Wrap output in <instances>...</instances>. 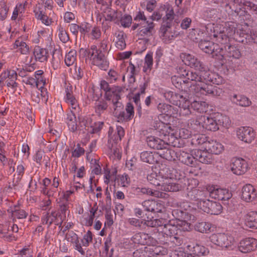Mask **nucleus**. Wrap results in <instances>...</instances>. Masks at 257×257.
I'll return each instance as SVG.
<instances>
[{
	"instance_id": "nucleus-56",
	"label": "nucleus",
	"mask_w": 257,
	"mask_h": 257,
	"mask_svg": "<svg viewBox=\"0 0 257 257\" xmlns=\"http://www.w3.org/2000/svg\"><path fill=\"white\" fill-rule=\"evenodd\" d=\"M12 70L7 69L1 73L0 74V87H3L5 85V82L10 77Z\"/></svg>"
},
{
	"instance_id": "nucleus-1",
	"label": "nucleus",
	"mask_w": 257,
	"mask_h": 257,
	"mask_svg": "<svg viewBox=\"0 0 257 257\" xmlns=\"http://www.w3.org/2000/svg\"><path fill=\"white\" fill-rule=\"evenodd\" d=\"M177 72L178 76L183 78V82L188 84L191 91L206 95H217L216 88L210 83H208L212 81L210 76V72H205L204 74H199L179 67L177 69Z\"/></svg>"
},
{
	"instance_id": "nucleus-26",
	"label": "nucleus",
	"mask_w": 257,
	"mask_h": 257,
	"mask_svg": "<svg viewBox=\"0 0 257 257\" xmlns=\"http://www.w3.org/2000/svg\"><path fill=\"white\" fill-rule=\"evenodd\" d=\"M146 142L149 147L154 149H166L167 144L162 140L154 136H149L147 138Z\"/></svg>"
},
{
	"instance_id": "nucleus-45",
	"label": "nucleus",
	"mask_w": 257,
	"mask_h": 257,
	"mask_svg": "<svg viewBox=\"0 0 257 257\" xmlns=\"http://www.w3.org/2000/svg\"><path fill=\"white\" fill-rule=\"evenodd\" d=\"M153 53H148L145 57V64L143 67V71L148 73L149 72L152 67L153 66Z\"/></svg>"
},
{
	"instance_id": "nucleus-29",
	"label": "nucleus",
	"mask_w": 257,
	"mask_h": 257,
	"mask_svg": "<svg viewBox=\"0 0 257 257\" xmlns=\"http://www.w3.org/2000/svg\"><path fill=\"white\" fill-rule=\"evenodd\" d=\"M201 119L203 120L202 124L203 128H204L211 131H216L218 130L219 127L217 123L213 117L203 115Z\"/></svg>"
},
{
	"instance_id": "nucleus-32",
	"label": "nucleus",
	"mask_w": 257,
	"mask_h": 257,
	"mask_svg": "<svg viewBox=\"0 0 257 257\" xmlns=\"http://www.w3.org/2000/svg\"><path fill=\"white\" fill-rule=\"evenodd\" d=\"M245 225L252 228H257V212L251 211L244 216Z\"/></svg>"
},
{
	"instance_id": "nucleus-39",
	"label": "nucleus",
	"mask_w": 257,
	"mask_h": 257,
	"mask_svg": "<svg viewBox=\"0 0 257 257\" xmlns=\"http://www.w3.org/2000/svg\"><path fill=\"white\" fill-rule=\"evenodd\" d=\"M148 252L150 257L151 256H163L167 253V249L161 246H152L148 247Z\"/></svg>"
},
{
	"instance_id": "nucleus-38",
	"label": "nucleus",
	"mask_w": 257,
	"mask_h": 257,
	"mask_svg": "<svg viewBox=\"0 0 257 257\" xmlns=\"http://www.w3.org/2000/svg\"><path fill=\"white\" fill-rule=\"evenodd\" d=\"M115 35L116 38L114 41L116 47L119 50L124 49L126 47L125 34L122 31H118L115 33Z\"/></svg>"
},
{
	"instance_id": "nucleus-41",
	"label": "nucleus",
	"mask_w": 257,
	"mask_h": 257,
	"mask_svg": "<svg viewBox=\"0 0 257 257\" xmlns=\"http://www.w3.org/2000/svg\"><path fill=\"white\" fill-rule=\"evenodd\" d=\"M25 170V168L22 163L19 164L17 167L16 174L15 175L12 186H17L21 181Z\"/></svg>"
},
{
	"instance_id": "nucleus-52",
	"label": "nucleus",
	"mask_w": 257,
	"mask_h": 257,
	"mask_svg": "<svg viewBox=\"0 0 257 257\" xmlns=\"http://www.w3.org/2000/svg\"><path fill=\"white\" fill-rule=\"evenodd\" d=\"M140 158L142 161L149 164H153L155 162V158L152 152L145 151L141 153Z\"/></svg>"
},
{
	"instance_id": "nucleus-11",
	"label": "nucleus",
	"mask_w": 257,
	"mask_h": 257,
	"mask_svg": "<svg viewBox=\"0 0 257 257\" xmlns=\"http://www.w3.org/2000/svg\"><path fill=\"white\" fill-rule=\"evenodd\" d=\"M206 189L212 198L221 201H227L232 197L231 193L226 189L220 188L217 186L208 185Z\"/></svg>"
},
{
	"instance_id": "nucleus-14",
	"label": "nucleus",
	"mask_w": 257,
	"mask_h": 257,
	"mask_svg": "<svg viewBox=\"0 0 257 257\" xmlns=\"http://www.w3.org/2000/svg\"><path fill=\"white\" fill-rule=\"evenodd\" d=\"M230 169L233 174L241 175L247 171L248 165L245 160L240 158H234L231 160Z\"/></svg>"
},
{
	"instance_id": "nucleus-48",
	"label": "nucleus",
	"mask_w": 257,
	"mask_h": 257,
	"mask_svg": "<svg viewBox=\"0 0 257 257\" xmlns=\"http://www.w3.org/2000/svg\"><path fill=\"white\" fill-rule=\"evenodd\" d=\"M193 253L197 256L206 255L208 253V250L204 246L196 244L195 246H193L190 249Z\"/></svg>"
},
{
	"instance_id": "nucleus-20",
	"label": "nucleus",
	"mask_w": 257,
	"mask_h": 257,
	"mask_svg": "<svg viewBox=\"0 0 257 257\" xmlns=\"http://www.w3.org/2000/svg\"><path fill=\"white\" fill-rule=\"evenodd\" d=\"M257 247V240L254 238L248 237L242 239L238 245L239 250L246 253L254 250Z\"/></svg>"
},
{
	"instance_id": "nucleus-37",
	"label": "nucleus",
	"mask_w": 257,
	"mask_h": 257,
	"mask_svg": "<svg viewBox=\"0 0 257 257\" xmlns=\"http://www.w3.org/2000/svg\"><path fill=\"white\" fill-rule=\"evenodd\" d=\"M157 109L162 113L159 116V119H160V117H163L162 114L171 116L174 114L172 106L166 103H159L157 106Z\"/></svg>"
},
{
	"instance_id": "nucleus-23",
	"label": "nucleus",
	"mask_w": 257,
	"mask_h": 257,
	"mask_svg": "<svg viewBox=\"0 0 257 257\" xmlns=\"http://www.w3.org/2000/svg\"><path fill=\"white\" fill-rule=\"evenodd\" d=\"M8 212L10 214L11 218L14 222L16 219H24L26 218L28 213L24 209L20 208L19 205H14L9 207L7 210Z\"/></svg>"
},
{
	"instance_id": "nucleus-6",
	"label": "nucleus",
	"mask_w": 257,
	"mask_h": 257,
	"mask_svg": "<svg viewBox=\"0 0 257 257\" xmlns=\"http://www.w3.org/2000/svg\"><path fill=\"white\" fill-rule=\"evenodd\" d=\"M80 53L84 56H90L92 63L102 70H106L108 67L104 54L101 50L98 49L95 45H92L89 49L81 48Z\"/></svg>"
},
{
	"instance_id": "nucleus-42",
	"label": "nucleus",
	"mask_w": 257,
	"mask_h": 257,
	"mask_svg": "<svg viewBox=\"0 0 257 257\" xmlns=\"http://www.w3.org/2000/svg\"><path fill=\"white\" fill-rule=\"evenodd\" d=\"M190 105L191 108L198 112L202 113L206 112L208 108V104L206 102L203 101H194Z\"/></svg>"
},
{
	"instance_id": "nucleus-21",
	"label": "nucleus",
	"mask_w": 257,
	"mask_h": 257,
	"mask_svg": "<svg viewBox=\"0 0 257 257\" xmlns=\"http://www.w3.org/2000/svg\"><path fill=\"white\" fill-rule=\"evenodd\" d=\"M145 209L147 211L155 213L162 212L165 210V207L161 202L152 200L144 201L142 204Z\"/></svg>"
},
{
	"instance_id": "nucleus-53",
	"label": "nucleus",
	"mask_w": 257,
	"mask_h": 257,
	"mask_svg": "<svg viewBox=\"0 0 257 257\" xmlns=\"http://www.w3.org/2000/svg\"><path fill=\"white\" fill-rule=\"evenodd\" d=\"M58 35L60 41L63 43H66L69 40L68 34L65 30L61 25L58 26Z\"/></svg>"
},
{
	"instance_id": "nucleus-49",
	"label": "nucleus",
	"mask_w": 257,
	"mask_h": 257,
	"mask_svg": "<svg viewBox=\"0 0 257 257\" xmlns=\"http://www.w3.org/2000/svg\"><path fill=\"white\" fill-rule=\"evenodd\" d=\"M24 12L25 6L22 4L17 5L13 11L12 20H16L17 18H20L23 16Z\"/></svg>"
},
{
	"instance_id": "nucleus-10",
	"label": "nucleus",
	"mask_w": 257,
	"mask_h": 257,
	"mask_svg": "<svg viewBox=\"0 0 257 257\" xmlns=\"http://www.w3.org/2000/svg\"><path fill=\"white\" fill-rule=\"evenodd\" d=\"M209 240L214 244L222 248H229L234 243V238L228 233H217L212 234Z\"/></svg>"
},
{
	"instance_id": "nucleus-51",
	"label": "nucleus",
	"mask_w": 257,
	"mask_h": 257,
	"mask_svg": "<svg viewBox=\"0 0 257 257\" xmlns=\"http://www.w3.org/2000/svg\"><path fill=\"white\" fill-rule=\"evenodd\" d=\"M211 224L207 222H198L195 226V229L202 233H207L210 230Z\"/></svg>"
},
{
	"instance_id": "nucleus-58",
	"label": "nucleus",
	"mask_w": 257,
	"mask_h": 257,
	"mask_svg": "<svg viewBox=\"0 0 257 257\" xmlns=\"http://www.w3.org/2000/svg\"><path fill=\"white\" fill-rule=\"evenodd\" d=\"M221 6L225 9V11L228 14H232L233 12H237V9L233 8L232 3L230 4L227 2L222 1L220 2Z\"/></svg>"
},
{
	"instance_id": "nucleus-12",
	"label": "nucleus",
	"mask_w": 257,
	"mask_h": 257,
	"mask_svg": "<svg viewBox=\"0 0 257 257\" xmlns=\"http://www.w3.org/2000/svg\"><path fill=\"white\" fill-rule=\"evenodd\" d=\"M224 56L238 59L241 57V54L238 48L234 46L229 45L228 43L225 45H221L219 48L218 59H222Z\"/></svg>"
},
{
	"instance_id": "nucleus-50",
	"label": "nucleus",
	"mask_w": 257,
	"mask_h": 257,
	"mask_svg": "<svg viewBox=\"0 0 257 257\" xmlns=\"http://www.w3.org/2000/svg\"><path fill=\"white\" fill-rule=\"evenodd\" d=\"M35 16L37 19L41 20L42 23L46 26H50L52 23V19L45 15L41 11L36 12Z\"/></svg>"
},
{
	"instance_id": "nucleus-4",
	"label": "nucleus",
	"mask_w": 257,
	"mask_h": 257,
	"mask_svg": "<svg viewBox=\"0 0 257 257\" xmlns=\"http://www.w3.org/2000/svg\"><path fill=\"white\" fill-rule=\"evenodd\" d=\"M237 25L233 22L225 23V26H218L214 30V37L221 45H225L229 42L230 39L233 38L235 41L244 43V40L238 36V31L236 32Z\"/></svg>"
},
{
	"instance_id": "nucleus-5",
	"label": "nucleus",
	"mask_w": 257,
	"mask_h": 257,
	"mask_svg": "<svg viewBox=\"0 0 257 257\" xmlns=\"http://www.w3.org/2000/svg\"><path fill=\"white\" fill-rule=\"evenodd\" d=\"M164 96L166 100L180 108L181 115L188 116L191 114L189 107L190 103L187 94L185 92L177 93L171 91H166L164 93Z\"/></svg>"
},
{
	"instance_id": "nucleus-59",
	"label": "nucleus",
	"mask_w": 257,
	"mask_h": 257,
	"mask_svg": "<svg viewBox=\"0 0 257 257\" xmlns=\"http://www.w3.org/2000/svg\"><path fill=\"white\" fill-rule=\"evenodd\" d=\"M108 107L107 103L104 101H100L96 103L95 104V111L97 113L100 114L102 113Z\"/></svg>"
},
{
	"instance_id": "nucleus-13",
	"label": "nucleus",
	"mask_w": 257,
	"mask_h": 257,
	"mask_svg": "<svg viewBox=\"0 0 257 257\" xmlns=\"http://www.w3.org/2000/svg\"><path fill=\"white\" fill-rule=\"evenodd\" d=\"M100 87L101 89L105 91L104 97L106 100H111L112 102L113 99L115 100L120 99V97L119 92L121 91V88L120 87H115V89L114 90L113 88H110L108 82L104 80L100 81Z\"/></svg>"
},
{
	"instance_id": "nucleus-57",
	"label": "nucleus",
	"mask_w": 257,
	"mask_h": 257,
	"mask_svg": "<svg viewBox=\"0 0 257 257\" xmlns=\"http://www.w3.org/2000/svg\"><path fill=\"white\" fill-rule=\"evenodd\" d=\"M51 180L48 178H45L43 180V187H42L41 192L43 194L48 196L50 195V191L51 190L50 188H49V186L51 184Z\"/></svg>"
},
{
	"instance_id": "nucleus-2",
	"label": "nucleus",
	"mask_w": 257,
	"mask_h": 257,
	"mask_svg": "<svg viewBox=\"0 0 257 257\" xmlns=\"http://www.w3.org/2000/svg\"><path fill=\"white\" fill-rule=\"evenodd\" d=\"M175 172L174 169L162 164L158 174L152 173L147 178L151 184L158 186L159 189L166 192L177 191L179 186L176 184Z\"/></svg>"
},
{
	"instance_id": "nucleus-43",
	"label": "nucleus",
	"mask_w": 257,
	"mask_h": 257,
	"mask_svg": "<svg viewBox=\"0 0 257 257\" xmlns=\"http://www.w3.org/2000/svg\"><path fill=\"white\" fill-rule=\"evenodd\" d=\"M57 213L55 211H52L51 212H47L44 215L42 218L43 224H48L50 225L57 219Z\"/></svg>"
},
{
	"instance_id": "nucleus-15",
	"label": "nucleus",
	"mask_w": 257,
	"mask_h": 257,
	"mask_svg": "<svg viewBox=\"0 0 257 257\" xmlns=\"http://www.w3.org/2000/svg\"><path fill=\"white\" fill-rule=\"evenodd\" d=\"M198 46L205 53L212 54V57H219L220 46L219 47L218 44L210 41L201 40Z\"/></svg>"
},
{
	"instance_id": "nucleus-34",
	"label": "nucleus",
	"mask_w": 257,
	"mask_h": 257,
	"mask_svg": "<svg viewBox=\"0 0 257 257\" xmlns=\"http://www.w3.org/2000/svg\"><path fill=\"white\" fill-rule=\"evenodd\" d=\"M18 77V73L16 70H12L10 77L5 82V85L15 92L18 87V83L16 82Z\"/></svg>"
},
{
	"instance_id": "nucleus-8",
	"label": "nucleus",
	"mask_w": 257,
	"mask_h": 257,
	"mask_svg": "<svg viewBox=\"0 0 257 257\" xmlns=\"http://www.w3.org/2000/svg\"><path fill=\"white\" fill-rule=\"evenodd\" d=\"M164 158L168 160H175L176 157L183 164L190 166H193L195 165V160L193 151L190 154L184 151H180L178 152H175L174 151L166 149L165 153L163 154Z\"/></svg>"
},
{
	"instance_id": "nucleus-33",
	"label": "nucleus",
	"mask_w": 257,
	"mask_h": 257,
	"mask_svg": "<svg viewBox=\"0 0 257 257\" xmlns=\"http://www.w3.org/2000/svg\"><path fill=\"white\" fill-rule=\"evenodd\" d=\"M230 99L233 103L242 107H247L251 104L249 98L242 95L234 94L230 97Z\"/></svg>"
},
{
	"instance_id": "nucleus-31",
	"label": "nucleus",
	"mask_w": 257,
	"mask_h": 257,
	"mask_svg": "<svg viewBox=\"0 0 257 257\" xmlns=\"http://www.w3.org/2000/svg\"><path fill=\"white\" fill-rule=\"evenodd\" d=\"M124 135V130L120 126H116V131L114 133V130L112 127H110L108 131V137L110 139H112L116 143L118 141H120Z\"/></svg>"
},
{
	"instance_id": "nucleus-17",
	"label": "nucleus",
	"mask_w": 257,
	"mask_h": 257,
	"mask_svg": "<svg viewBox=\"0 0 257 257\" xmlns=\"http://www.w3.org/2000/svg\"><path fill=\"white\" fill-rule=\"evenodd\" d=\"M236 133L238 139L246 143H250L253 140L255 136L252 128L246 126L237 128Z\"/></svg>"
},
{
	"instance_id": "nucleus-35",
	"label": "nucleus",
	"mask_w": 257,
	"mask_h": 257,
	"mask_svg": "<svg viewBox=\"0 0 257 257\" xmlns=\"http://www.w3.org/2000/svg\"><path fill=\"white\" fill-rule=\"evenodd\" d=\"M14 48L18 49V51L23 55H28L30 53L29 45L20 39L15 41Z\"/></svg>"
},
{
	"instance_id": "nucleus-25",
	"label": "nucleus",
	"mask_w": 257,
	"mask_h": 257,
	"mask_svg": "<svg viewBox=\"0 0 257 257\" xmlns=\"http://www.w3.org/2000/svg\"><path fill=\"white\" fill-rule=\"evenodd\" d=\"M66 239L73 244L74 248L82 255L85 254V251L79 243L78 236L74 231H71L66 233Z\"/></svg>"
},
{
	"instance_id": "nucleus-62",
	"label": "nucleus",
	"mask_w": 257,
	"mask_h": 257,
	"mask_svg": "<svg viewBox=\"0 0 257 257\" xmlns=\"http://www.w3.org/2000/svg\"><path fill=\"white\" fill-rule=\"evenodd\" d=\"M148 247H146L144 249H139L133 253L134 257H150L148 252Z\"/></svg>"
},
{
	"instance_id": "nucleus-40",
	"label": "nucleus",
	"mask_w": 257,
	"mask_h": 257,
	"mask_svg": "<svg viewBox=\"0 0 257 257\" xmlns=\"http://www.w3.org/2000/svg\"><path fill=\"white\" fill-rule=\"evenodd\" d=\"M202 116H198L196 119H190V126L192 130H194V132L200 133L201 132L203 127V120H202Z\"/></svg>"
},
{
	"instance_id": "nucleus-28",
	"label": "nucleus",
	"mask_w": 257,
	"mask_h": 257,
	"mask_svg": "<svg viewBox=\"0 0 257 257\" xmlns=\"http://www.w3.org/2000/svg\"><path fill=\"white\" fill-rule=\"evenodd\" d=\"M205 150L214 154H219L223 151V146L219 142L211 140L205 143Z\"/></svg>"
},
{
	"instance_id": "nucleus-22",
	"label": "nucleus",
	"mask_w": 257,
	"mask_h": 257,
	"mask_svg": "<svg viewBox=\"0 0 257 257\" xmlns=\"http://www.w3.org/2000/svg\"><path fill=\"white\" fill-rule=\"evenodd\" d=\"M193 154L195 157V161H199L200 162L206 164H210L213 162L212 156L207 151L200 149L193 150Z\"/></svg>"
},
{
	"instance_id": "nucleus-24",
	"label": "nucleus",
	"mask_w": 257,
	"mask_h": 257,
	"mask_svg": "<svg viewBox=\"0 0 257 257\" xmlns=\"http://www.w3.org/2000/svg\"><path fill=\"white\" fill-rule=\"evenodd\" d=\"M256 196L255 189L250 184L244 185L242 189L241 198L244 201L249 202L253 201Z\"/></svg>"
},
{
	"instance_id": "nucleus-61",
	"label": "nucleus",
	"mask_w": 257,
	"mask_h": 257,
	"mask_svg": "<svg viewBox=\"0 0 257 257\" xmlns=\"http://www.w3.org/2000/svg\"><path fill=\"white\" fill-rule=\"evenodd\" d=\"M93 235L90 230H88L83 237L81 242L83 246H88L90 242L92 241Z\"/></svg>"
},
{
	"instance_id": "nucleus-55",
	"label": "nucleus",
	"mask_w": 257,
	"mask_h": 257,
	"mask_svg": "<svg viewBox=\"0 0 257 257\" xmlns=\"http://www.w3.org/2000/svg\"><path fill=\"white\" fill-rule=\"evenodd\" d=\"M174 18V12L173 9L172 7H168L166 11V15L163 18V20L164 22L170 23L172 25Z\"/></svg>"
},
{
	"instance_id": "nucleus-7",
	"label": "nucleus",
	"mask_w": 257,
	"mask_h": 257,
	"mask_svg": "<svg viewBox=\"0 0 257 257\" xmlns=\"http://www.w3.org/2000/svg\"><path fill=\"white\" fill-rule=\"evenodd\" d=\"M136 22L141 21V25L138 29V35L144 37H148L152 36L155 32V24L152 21L147 20L144 12L139 11L137 13L134 18Z\"/></svg>"
},
{
	"instance_id": "nucleus-27",
	"label": "nucleus",
	"mask_w": 257,
	"mask_h": 257,
	"mask_svg": "<svg viewBox=\"0 0 257 257\" xmlns=\"http://www.w3.org/2000/svg\"><path fill=\"white\" fill-rule=\"evenodd\" d=\"M134 191L139 195L146 194L158 198L163 197L165 195L164 193L160 192L158 190H153L152 189L146 187H135L134 188Z\"/></svg>"
},
{
	"instance_id": "nucleus-36",
	"label": "nucleus",
	"mask_w": 257,
	"mask_h": 257,
	"mask_svg": "<svg viewBox=\"0 0 257 257\" xmlns=\"http://www.w3.org/2000/svg\"><path fill=\"white\" fill-rule=\"evenodd\" d=\"M34 161L40 165L43 162L46 167H47L49 165L50 159L43 151L38 150L34 156Z\"/></svg>"
},
{
	"instance_id": "nucleus-46",
	"label": "nucleus",
	"mask_w": 257,
	"mask_h": 257,
	"mask_svg": "<svg viewBox=\"0 0 257 257\" xmlns=\"http://www.w3.org/2000/svg\"><path fill=\"white\" fill-rule=\"evenodd\" d=\"M206 137L204 135H197L194 136L191 140V144L192 145H203V148L205 149V143L208 142Z\"/></svg>"
},
{
	"instance_id": "nucleus-19",
	"label": "nucleus",
	"mask_w": 257,
	"mask_h": 257,
	"mask_svg": "<svg viewBox=\"0 0 257 257\" xmlns=\"http://www.w3.org/2000/svg\"><path fill=\"white\" fill-rule=\"evenodd\" d=\"M209 195V192L206 189L200 190L196 188H193L188 193V196L192 200L197 201L198 206L200 207L201 203L207 200L206 198Z\"/></svg>"
},
{
	"instance_id": "nucleus-3",
	"label": "nucleus",
	"mask_w": 257,
	"mask_h": 257,
	"mask_svg": "<svg viewBox=\"0 0 257 257\" xmlns=\"http://www.w3.org/2000/svg\"><path fill=\"white\" fill-rule=\"evenodd\" d=\"M127 222L130 225L138 229H141L143 225H146L149 227L158 228V231L161 233L163 236H174L175 238H177L176 235L181 231L177 225L166 223V221L162 218H152L144 221L132 217L127 219Z\"/></svg>"
},
{
	"instance_id": "nucleus-18",
	"label": "nucleus",
	"mask_w": 257,
	"mask_h": 257,
	"mask_svg": "<svg viewBox=\"0 0 257 257\" xmlns=\"http://www.w3.org/2000/svg\"><path fill=\"white\" fill-rule=\"evenodd\" d=\"M118 100L119 99H116L114 100L113 99L112 102V108L114 109L113 114L117 118V121L122 122L131 120L130 117L126 114V112L121 111V109L123 108V105Z\"/></svg>"
},
{
	"instance_id": "nucleus-63",
	"label": "nucleus",
	"mask_w": 257,
	"mask_h": 257,
	"mask_svg": "<svg viewBox=\"0 0 257 257\" xmlns=\"http://www.w3.org/2000/svg\"><path fill=\"white\" fill-rule=\"evenodd\" d=\"M65 92L66 96L65 97L64 99L66 103L69 104L70 105H71L77 102L76 98L74 97L73 94L71 93L68 88L66 89Z\"/></svg>"
},
{
	"instance_id": "nucleus-47",
	"label": "nucleus",
	"mask_w": 257,
	"mask_h": 257,
	"mask_svg": "<svg viewBox=\"0 0 257 257\" xmlns=\"http://www.w3.org/2000/svg\"><path fill=\"white\" fill-rule=\"evenodd\" d=\"M76 51L74 50H70L66 54L65 63L68 66L72 65L76 61Z\"/></svg>"
},
{
	"instance_id": "nucleus-44",
	"label": "nucleus",
	"mask_w": 257,
	"mask_h": 257,
	"mask_svg": "<svg viewBox=\"0 0 257 257\" xmlns=\"http://www.w3.org/2000/svg\"><path fill=\"white\" fill-rule=\"evenodd\" d=\"M68 127L71 132H75L77 128L76 122V115L73 114H68L67 117Z\"/></svg>"
},
{
	"instance_id": "nucleus-9",
	"label": "nucleus",
	"mask_w": 257,
	"mask_h": 257,
	"mask_svg": "<svg viewBox=\"0 0 257 257\" xmlns=\"http://www.w3.org/2000/svg\"><path fill=\"white\" fill-rule=\"evenodd\" d=\"M181 58L184 63L191 68L195 69L199 74H204L205 72H209L208 68L200 60L195 56L188 53H182ZM194 73L193 72H192Z\"/></svg>"
},
{
	"instance_id": "nucleus-54",
	"label": "nucleus",
	"mask_w": 257,
	"mask_h": 257,
	"mask_svg": "<svg viewBox=\"0 0 257 257\" xmlns=\"http://www.w3.org/2000/svg\"><path fill=\"white\" fill-rule=\"evenodd\" d=\"M147 236V234L143 233H137L132 237V240L134 243L137 244H144L146 243L145 239Z\"/></svg>"
},
{
	"instance_id": "nucleus-64",
	"label": "nucleus",
	"mask_w": 257,
	"mask_h": 257,
	"mask_svg": "<svg viewBox=\"0 0 257 257\" xmlns=\"http://www.w3.org/2000/svg\"><path fill=\"white\" fill-rule=\"evenodd\" d=\"M119 75L118 73L112 69H110L108 72L107 79L110 83L115 82L119 78Z\"/></svg>"
},
{
	"instance_id": "nucleus-16",
	"label": "nucleus",
	"mask_w": 257,
	"mask_h": 257,
	"mask_svg": "<svg viewBox=\"0 0 257 257\" xmlns=\"http://www.w3.org/2000/svg\"><path fill=\"white\" fill-rule=\"evenodd\" d=\"M200 208L204 212L211 214L218 215L221 212L222 207L218 202L207 199L200 205Z\"/></svg>"
},
{
	"instance_id": "nucleus-30",
	"label": "nucleus",
	"mask_w": 257,
	"mask_h": 257,
	"mask_svg": "<svg viewBox=\"0 0 257 257\" xmlns=\"http://www.w3.org/2000/svg\"><path fill=\"white\" fill-rule=\"evenodd\" d=\"M33 54L36 61L40 62H46L48 58V52L44 48L40 46H36L34 48Z\"/></svg>"
},
{
	"instance_id": "nucleus-60",
	"label": "nucleus",
	"mask_w": 257,
	"mask_h": 257,
	"mask_svg": "<svg viewBox=\"0 0 257 257\" xmlns=\"http://www.w3.org/2000/svg\"><path fill=\"white\" fill-rule=\"evenodd\" d=\"M106 22H111L116 18V13L113 10L110 9L103 15Z\"/></svg>"
}]
</instances>
